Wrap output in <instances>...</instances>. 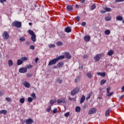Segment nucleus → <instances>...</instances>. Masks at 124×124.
Returning a JSON list of instances; mask_svg holds the SVG:
<instances>
[{
    "mask_svg": "<svg viewBox=\"0 0 124 124\" xmlns=\"http://www.w3.org/2000/svg\"><path fill=\"white\" fill-rule=\"evenodd\" d=\"M86 25H87V24L86 23V22H83L81 23V26H82V27H85V26H86Z\"/></svg>",
    "mask_w": 124,
    "mask_h": 124,
    "instance_id": "54",
    "label": "nucleus"
},
{
    "mask_svg": "<svg viewBox=\"0 0 124 124\" xmlns=\"http://www.w3.org/2000/svg\"><path fill=\"white\" fill-rule=\"evenodd\" d=\"M114 54V51L113 50H110L108 52V56H112Z\"/></svg>",
    "mask_w": 124,
    "mask_h": 124,
    "instance_id": "20",
    "label": "nucleus"
},
{
    "mask_svg": "<svg viewBox=\"0 0 124 124\" xmlns=\"http://www.w3.org/2000/svg\"><path fill=\"white\" fill-rule=\"evenodd\" d=\"M79 92H80V89H79L78 88H76L71 92V95H75V94H77Z\"/></svg>",
    "mask_w": 124,
    "mask_h": 124,
    "instance_id": "3",
    "label": "nucleus"
},
{
    "mask_svg": "<svg viewBox=\"0 0 124 124\" xmlns=\"http://www.w3.org/2000/svg\"><path fill=\"white\" fill-rule=\"evenodd\" d=\"M84 39L86 42H89V41L91 40V36H90V35H85L84 37Z\"/></svg>",
    "mask_w": 124,
    "mask_h": 124,
    "instance_id": "9",
    "label": "nucleus"
},
{
    "mask_svg": "<svg viewBox=\"0 0 124 124\" xmlns=\"http://www.w3.org/2000/svg\"><path fill=\"white\" fill-rule=\"evenodd\" d=\"M106 21H111V16H108L105 17Z\"/></svg>",
    "mask_w": 124,
    "mask_h": 124,
    "instance_id": "37",
    "label": "nucleus"
},
{
    "mask_svg": "<svg viewBox=\"0 0 124 124\" xmlns=\"http://www.w3.org/2000/svg\"><path fill=\"white\" fill-rule=\"evenodd\" d=\"M110 112H111V109H108L105 113L106 117H108V115L110 114Z\"/></svg>",
    "mask_w": 124,
    "mask_h": 124,
    "instance_id": "23",
    "label": "nucleus"
},
{
    "mask_svg": "<svg viewBox=\"0 0 124 124\" xmlns=\"http://www.w3.org/2000/svg\"><path fill=\"white\" fill-rule=\"evenodd\" d=\"M116 20H117V21H122V20H123V16H118L116 17Z\"/></svg>",
    "mask_w": 124,
    "mask_h": 124,
    "instance_id": "29",
    "label": "nucleus"
},
{
    "mask_svg": "<svg viewBox=\"0 0 124 124\" xmlns=\"http://www.w3.org/2000/svg\"><path fill=\"white\" fill-rule=\"evenodd\" d=\"M19 101L22 104H23V103H25V98H20Z\"/></svg>",
    "mask_w": 124,
    "mask_h": 124,
    "instance_id": "34",
    "label": "nucleus"
},
{
    "mask_svg": "<svg viewBox=\"0 0 124 124\" xmlns=\"http://www.w3.org/2000/svg\"><path fill=\"white\" fill-rule=\"evenodd\" d=\"M27 71H28V69L26 67L21 68L19 70V72H20V73H26V72H27Z\"/></svg>",
    "mask_w": 124,
    "mask_h": 124,
    "instance_id": "6",
    "label": "nucleus"
},
{
    "mask_svg": "<svg viewBox=\"0 0 124 124\" xmlns=\"http://www.w3.org/2000/svg\"><path fill=\"white\" fill-rule=\"evenodd\" d=\"M85 99H86V97L85 96V95H83L80 99V103H83V102L85 101Z\"/></svg>",
    "mask_w": 124,
    "mask_h": 124,
    "instance_id": "14",
    "label": "nucleus"
},
{
    "mask_svg": "<svg viewBox=\"0 0 124 124\" xmlns=\"http://www.w3.org/2000/svg\"><path fill=\"white\" fill-rule=\"evenodd\" d=\"M79 69H83V65L79 64Z\"/></svg>",
    "mask_w": 124,
    "mask_h": 124,
    "instance_id": "55",
    "label": "nucleus"
},
{
    "mask_svg": "<svg viewBox=\"0 0 124 124\" xmlns=\"http://www.w3.org/2000/svg\"><path fill=\"white\" fill-rule=\"evenodd\" d=\"M69 115H70V113H69V112H68L65 113L64 114V116L65 117H68L69 116Z\"/></svg>",
    "mask_w": 124,
    "mask_h": 124,
    "instance_id": "47",
    "label": "nucleus"
},
{
    "mask_svg": "<svg viewBox=\"0 0 124 124\" xmlns=\"http://www.w3.org/2000/svg\"><path fill=\"white\" fill-rule=\"evenodd\" d=\"M27 77L31 78V76H32V75L31 73H28L27 74Z\"/></svg>",
    "mask_w": 124,
    "mask_h": 124,
    "instance_id": "42",
    "label": "nucleus"
},
{
    "mask_svg": "<svg viewBox=\"0 0 124 124\" xmlns=\"http://www.w3.org/2000/svg\"><path fill=\"white\" fill-rule=\"evenodd\" d=\"M110 32L111 31H110V30H108L105 31V34H106V35H109Z\"/></svg>",
    "mask_w": 124,
    "mask_h": 124,
    "instance_id": "33",
    "label": "nucleus"
},
{
    "mask_svg": "<svg viewBox=\"0 0 124 124\" xmlns=\"http://www.w3.org/2000/svg\"><path fill=\"white\" fill-rule=\"evenodd\" d=\"M86 108H87V105L85 104L83 106V109H86Z\"/></svg>",
    "mask_w": 124,
    "mask_h": 124,
    "instance_id": "61",
    "label": "nucleus"
},
{
    "mask_svg": "<svg viewBox=\"0 0 124 124\" xmlns=\"http://www.w3.org/2000/svg\"><path fill=\"white\" fill-rule=\"evenodd\" d=\"M96 112V109L95 108H91L88 112L89 115H92L93 114H94Z\"/></svg>",
    "mask_w": 124,
    "mask_h": 124,
    "instance_id": "7",
    "label": "nucleus"
},
{
    "mask_svg": "<svg viewBox=\"0 0 124 124\" xmlns=\"http://www.w3.org/2000/svg\"><path fill=\"white\" fill-rule=\"evenodd\" d=\"M63 62H61L58 63L57 64V67H59V68H61V67H62L63 66Z\"/></svg>",
    "mask_w": 124,
    "mask_h": 124,
    "instance_id": "12",
    "label": "nucleus"
},
{
    "mask_svg": "<svg viewBox=\"0 0 124 124\" xmlns=\"http://www.w3.org/2000/svg\"><path fill=\"white\" fill-rule=\"evenodd\" d=\"M92 95H93V92H90L89 93V95L88 96H89L90 97L91 96H92Z\"/></svg>",
    "mask_w": 124,
    "mask_h": 124,
    "instance_id": "62",
    "label": "nucleus"
},
{
    "mask_svg": "<svg viewBox=\"0 0 124 124\" xmlns=\"http://www.w3.org/2000/svg\"><path fill=\"white\" fill-rule=\"evenodd\" d=\"M32 98L29 97H28V102H31L32 101Z\"/></svg>",
    "mask_w": 124,
    "mask_h": 124,
    "instance_id": "43",
    "label": "nucleus"
},
{
    "mask_svg": "<svg viewBox=\"0 0 124 124\" xmlns=\"http://www.w3.org/2000/svg\"><path fill=\"white\" fill-rule=\"evenodd\" d=\"M76 20L78 21V22H79L80 21V17L79 16H77L76 17Z\"/></svg>",
    "mask_w": 124,
    "mask_h": 124,
    "instance_id": "53",
    "label": "nucleus"
},
{
    "mask_svg": "<svg viewBox=\"0 0 124 124\" xmlns=\"http://www.w3.org/2000/svg\"><path fill=\"white\" fill-rule=\"evenodd\" d=\"M0 114H3V115H6L7 114V111L5 109L0 110Z\"/></svg>",
    "mask_w": 124,
    "mask_h": 124,
    "instance_id": "18",
    "label": "nucleus"
},
{
    "mask_svg": "<svg viewBox=\"0 0 124 124\" xmlns=\"http://www.w3.org/2000/svg\"><path fill=\"white\" fill-rule=\"evenodd\" d=\"M48 47L49 48H55V47H56V45H55V44H50L48 45Z\"/></svg>",
    "mask_w": 124,
    "mask_h": 124,
    "instance_id": "36",
    "label": "nucleus"
},
{
    "mask_svg": "<svg viewBox=\"0 0 124 124\" xmlns=\"http://www.w3.org/2000/svg\"><path fill=\"white\" fill-rule=\"evenodd\" d=\"M63 59H64V56L61 55V56L58 57V58H57L56 60H57V62H59V61H60V60H63Z\"/></svg>",
    "mask_w": 124,
    "mask_h": 124,
    "instance_id": "19",
    "label": "nucleus"
},
{
    "mask_svg": "<svg viewBox=\"0 0 124 124\" xmlns=\"http://www.w3.org/2000/svg\"><path fill=\"white\" fill-rule=\"evenodd\" d=\"M26 68H28V69H30V68H32V66L31 64L30 65H27L26 66Z\"/></svg>",
    "mask_w": 124,
    "mask_h": 124,
    "instance_id": "44",
    "label": "nucleus"
},
{
    "mask_svg": "<svg viewBox=\"0 0 124 124\" xmlns=\"http://www.w3.org/2000/svg\"><path fill=\"white\" fill-rule=\"evenodd\" d=\"M20 59L22 62H25V61H28L29 58L27 57H24L21 58Z\"/></svg>",
    "mask_w": 124,
    "mask_h": 124,
    "instance_id": "25",
    "label": "nucleus"
},
{
    "mask_svg": "<svg viewBox=\"0 0 124 124\" xmlns=\"http://www.w3.org/2000/svg\"><path fill=\"white\" fill-rule=\"evenodd\" d=\"M38 61H39V59H38V58H36L35 60V62L37 63Z\"/></svg>",
    "mask_w": 124,
    "mask_h": 124,
    "instance_id": "60",
    "label": "nucleus"
},
{
    "mask_svg": "<svg viewBox=\"0 0 124 124\" xmlns=\"http://www.w3.org/2000/svg\"><path fill=\"white\" fill-rule=\"evenodd\" d=\"M101 13L102 14H104V13H106V11L101 10Z\"/></svg>",
    "mask_w": 124,
    "mask_h": 124,
    "instance_id": "58",
    "label": "nucleus"
},
{
    "mask_svg": "<svg viewBox=\"0 0 124 124\" xmlns=\"http://www.w3.org/2000/svg\"><path fill=\"white\" fill-rule=\"evenodd\" d=\"M4 94V92L0 91V96H2Z\"/></svg>",
    "mask_w": 124,
    "mask_h": 124,
    "instance_id": "56",
    "label": "nucleus"
},
{
    "mask_svg": "<svg viewBox=\"0 0 124 124\" xmlns=\"http://www.w3.org/2000/svg\"><path fill=\"white\" fill-rule=\"evenodd\" d=\"M67 10L68 11H72V10H73V8L72 7V5H68L67 6Z\"/></svg>",
    "mask_w": 124,
    "mask_h": 124,
    "instance_id": "13",
    "label": "nucleus"
},
{
    "mask_svg": "<svg viewBox=\"0 0 124 124\" xmlns=\"http://www.w3.org/2000/svg\"><path fill=\"white\" fill-rule=\"evenodd\" d=\"M124 94L122 95L120 97L119 99H120V100H122V99H123V98H124Z\"/></svg>",
    "mask_w": 124,
    "mask_h": 124,
    "instance_id": "59",
    "label": "nucleus"
},
{
    "mask_svg": "<svg viewBox=\"0 0 124 124\" xmlns=\"http://www.w3.org/2000/svg\"><path fill=\"white\" fill-rule=\"evenodd\" d=\"M85 1H86V0H80L81 3H85Z\"/></svg>",
    "mask_w": 124,
    "mask_h": 124,
    "instance_id": "63",
    "label": "nucleus"
},
{
    "mask_svg": "<svg viewBox=\"0 0 124 124\" xmlns=\"http://www.w3.org/2000/svg\"><path fill=\"white\" fill-rule=\"evenodd\" d=\"M2 37L5 40H7V39L9 38V33L6 31H4L3 33L2 34Z\"/></svg>",
    "mask_w": 124,
    "mask_h": 124,
    "instance_id": "2",
    "label": "nucleus"
},
{
    "mask_svg": "<svg viewBox=\"0 0 124 124\" xmlns=\"http://www.w3.org/2000/svg\"><path fill=\"white\" fill-rule=\"evenodd\" d=\"M86 76H87L89 79H92V75L91 73H87L86 74Z\"/></svg>",
    "mask_w": 124,
    "mask_h": 124,
    "instance_id": "30",
    "label": "nucleus"
},
{
    "mask_svg": "<svg viewBox=\"0 0 124 124\" xmlns=\"http://www.w3.org/2000/svg\"><path fill=\"white\" fill-rule=\"evenodd\" d=\"M62 42L61 41H58L57 42H56V45L57 46H62Z\"/></svg>",
    "mask_w": 124,
    "mask_h": 124,
    "instance_id": "28",
    "label": "nucleus"
},
{
    "mask_svg": "<svg viewBox=\"0 0 124 124\" xmlns=\"http://www.w3.org/2000/svg\"><path fill=\"white\" fill-rule=\"evenodd\" d=\"M20 42H24V41H26V39L25 38L21 37L19 38Z\"/></svg>",
    "mask_w": 124,
    "mask_h": 124,
    "instance_id": "38",
    "label": "nucleus"
},
{
    "mask_svg": "<svg viewBox=\"0 0 124 124\" xmlns=\"http://www.w3.org/2000/svg\"><path fill=\"white\" fill-rule=\"evenodd\" d=\"M26 45H30L31 44V43L29 41H27L26 43Z\"/></svg>",
    "mask_w": 124,
    "mask_h": 124,
    "instance_id": "64",
    "label": "nucleus"
},
{
    "mask_svg": "<svg viewBox=\"0 0 124 124\" xmlns=\"http://www.w3.org/2000/svg\"><path fill=\"white\" fill-rule=\"evenodd\" d=\"M57 83H58L59 84H62V79H60V78H58L56 80Z\"/></svg>",
    "mask_w": 124,
    "mask_h": 124,
    "instance_id": "35",
    "label": "nucleus"
},
{
    "mask_svg": "<svg viewBox=\"0 0 124 124\" xmlns=\"http://www.w3.org/2000/svg\"><path fill=\"white\" fill-rule=\"evenodd\" d=\"M31 96H32V97L33 98H34V99H35V98H36V95L35 94V93H32L31 94Z\"/></svg>",
    "mask_w": 124,
    "mask_h": 124,
    "instance_id": "39",
    "label": "nucleus"
},
{
    "mask_svg": "<svg viewBox=\"0 0 124 124\" xmlns=\"http://www.w3.org/2000/svg\"><path fill=\"white\" fill-rule=\"evenodd\" d=\"M76 112H79L81 111V108L80 107H77L75 108Z\"/></svg>",
    "mask_w": 124,
    "mask_h": 124,
    "instance_id": "26",
    "label": "nucleus"
},
{
    "mask_svg": "<svg viewBox=\"0 0 124 124\" xmlns=\"http://www.w3.org/2000/svg\"><path fill=\"white\" fill-rule=\"evenodd\" d=\"M34 48H35V47H34V46H30V49L31 50H34Z\"/></svg>",
    "mask_w": 124,
    "mask_h": 124,
    "instance_id": "51",
    "label": "nucleus"
},
{
    "mask_svg": "<svg viewBox=\"0 0 124 124\" xmlns=\"http://www.w3.org/2000/svg\"><path fill=\"white\" fill-rule=\"evenodd\" d=\"M64 55L66 59H67L68 60H70V59H71V55H70L69 52H66L64 53Z\"/></svg>",
    "mask_w": 124,
    "mask_h": 124,
    "instance_id": "8",
    "label": "nucleus"
},
{
    "mask_svg": "<svg viewBox=\"0 0 124 124\" xmlns=\"http://www.w3.org/2000/svg\"><path fill=\"white\" fill-rule=\"evenodd\" d=\"M100 56H101V54H97L94 57V60L95 62H99V61H100Z\"/></svg>",
    "mask_w": 124,
    "mask_h": 124,
    "instance_id": "5",
    "label": "nucleus"
},
{
    "mask_svg": "<svg viewBox=\"0 0 124 124\" xmlns=\"http://www.w3.org/2000/svg\"><path fill=\"white\" fill-rule=\"evenodd\" d=\"M5 99L8 102H11L12 101L11 98L9 97H6Z\"/></svg>",
    "mask_w": 124,
    "mask_h": 124,
    "instance_id": "41",
    "label": "nucleus"
},
{
    "mask_svg": "<svg viewBox=\"0 0 124 124\" xmlns=\"http://www.w3.org/2000/svg\"><path fill=\"white\" fill-rule=\"evenodd\" d=\"M28 32L29 34H30V35H31V36H32L33 35H35V34H34V32H33V31H32V30H29Z\"/></svg>",
    "mask_w": 124,
    "mask_h": 124,
    "instance_id": "21",
    "label": "nucleus"
},
{
    "mask_svg": "<svg viewBox=\"0 0 124 124\" xmlns=\"http://www.w3.org/2000/svg\"><path fill=\"white\" fill-rule=\"evenodd\" d=\"M110 90H111V87H110L107 88V93H110Z\"/></svg>",
    "mask_w": 124,
    "mask_h": 124,
    "instance_id": "48",
    "label": "nucleus"
},
{
    "mask_svg": "<svg viewBox=\"0 0 124 124\" xmlns=\"http://www.w3.org/2000/svg\"><path fill=\"white\" fill-rule=\"evenodd\" d=\"M105 83H106V80L102 79L100 81V85H101V86H102V85H104V84H105Z\"/></svg>",
    "mask_w": 124,
    "mask_h": 124,
    "instance_id": "31",
    "label": "nucleus"
},
{
    "mask_svg": "<svg viewBox=\"0 0 124 124\" xmlns=\"http://www.w3.org/2000/svg\"><path fill=\"white\" fill-rule=\"evenodd\" d=\"M114 93V92H108V93H107V96H111V95H113V94Z\"/></svg>",
    "mask_w": 124,
    "mask_h": 124,
    "instance_id": "40",
    "label": "nucleus"
},
{
    "mask_svg": "<svg viewBox=\"0 0 124 124\" xmlns=\"http://www.w3.org/2000/svg\"><path fill=\"white\" fill-rule=\"evenodd\" d=\"M91 8V10H93V9H95V5L94 4L92 5Z\"/></svg>",
    "mask_w": 124,
    "mask_h": 124,
    "instance_id": "45",
    "label": "nucleus"
},
{
    "mask_svg": "<svg viewBox=\"0 0 124 124\" xmlns=\"http://www.w3.org/2000/svg\"><path fill=\"white\" fill-rule=\"evenodd\" d=\"M97 75H99L102 77H105V76H106V73H105V72H104L103 73L98 72L97 73Z\"/></svg>",
    "mask_w": 124,
    "mask_h": 124,
    "instance_id": "11",
    "label": "nucleus"
},
{
    "mask_svg": "<svg viewBox=\"0 0 124 124\" xmlns=\"http://www.w3.org/2000/svg\"><path fill=\"white\" fill-rule=\"evenodd\" d=\"M66 32H71V28L68 27H66L65 30H64Z\"/></svg>",
    "mask_w": 124,
    "mask_h": 124,
    "instance_id": "15",
    "label": "nucleus"
},
{
    "mask_svg": "<svg viewBox=\"0 0 124 124\" xmlns=\"http://www.w3.org/2000/svg\"><path fill=\"white\" fill-rule=\"evenodd\" d=\"M88 58H89V56H88V55H85L83 57V59H84V60H87V59H88Z\"/></svg>",
    "mask_w": 124,
    "mask_h": 124,
    "instance_id": "46",
    "label": "nucleus"
},
{
    "mask_svg": "<svg viewBox=\"0 0 124 124\" xmlns=\"http://www.w3.org/2000/svg\"><path fill=\"white\" fill-rule=\"evenodd\" d=\"M56 99H51L50 101V104L51 105H53V104H54V103H56Z\"/></svg>",
    "mask_w": 124,
    "mask_h": 124,
    "instance_id": "24",
    "label": "nucleus"
},
{
    "mask_svg": "<svg viewBox=\"0 0 124 124\" xmlns=\"http://www.w3.org/2000/svg\"><path fill=\"white\" fill-rule=\"evenodd\" d=\"M12 26L19 29V28H21V27H22V22L15 21L14 22L12 23Z\"/></svg>",
    "mask_w": 124,
    "mask_h": 124,
    "instance_id": "1",
    "label": "nucleus"
},
{
    "mask_svg": "<svg viewBox=\"0 0 124 124\" xmlns=\"http://www.w3.org/2000/svg\"><path fill=\"white\" fill-rule=\"evenodd\" d=\"M24 85L25 86V87H26V88H28L31 87V84H30V83L26 81L24 82Z\"/></svg>",
    "mask_w": 124,
    "mask_h": 124,
    "instance_id": "16",
    "label": "nucleus"
},
{
    "mask_svg": "<svg viewBox=\"0 0 124 124\" xmlns=\"http://www.w3.org/2000/svg\"><path fill=\"white\" fill-rule=\"evenodd\" d=\"M22 63H23V61H22V60H21V59L20 60H17V65H21Z\"/></svg>",
    "mask_w": 124,
    "mask_h": 124,
    "instance_id": "27",
    "label": "nucleus"
},
{
    "mask_svg": "<svg viewBox=\"0 0 124 124\" xmlns=\"http://www.w3.org/2000/svg\"><path fill=\"white\" fill-rule=\"evenodd\" d=\"M65 100L64 99H59L57 101V103L58 104H60V103H66Z\"/></svg>",
    "mask_w": 124,
    "mask_h": 124,
    "instance_id": "10",
    "label": "nucleus"
},
{
    "mask_svg": "<svg viewBox=\"0 0 124 124\" xmlns=\"http://www.w3.org/2000/svg\"><path fill=\"white\" fill-rule=\"evenodd\" d=\"M57 62H58V60H57L56 58L52 59L49 62L48 65H53V64H56Z\"/></svg>",
    "mask_w": 124,
    "mask_h": 124,
    "instance_id": "4",
    "label": "nucleus"
},
{
    "mask_svg": "<svg viewBox=\"0 0 124 124\" xmlns=\"http://www.w3.org/2000/svg\"><path fill=\"white\" fill-rule=\"evenodd\" d=\"M103 9H105L107 12H110L111 11V8H107V7H104Z\"/></svg>",
    "mask_w": 124,
    "mask_h": 124,
    "instance_id": "22",
    "label": "nucleus"
},
{
    "mask_svg": "<svg viewBox=\"0 0 124 124\" xmlns=\"http://www.w3.org/2000/svg\"><path fill=\"white\" fill-rule=\"evenodd\" d=\"M50 110H51V107L48 108H47L46 109V112H50Z\"/></svg>",
    "mask_w": 124,
    "mask_h": 124,
    "instance_id": "57",
    "label": "nucleus"
},
{
    "mask_svg": "<svg viewBox=\"0 0 124 124\" xmlns=\"http://www.w3.org/2000/svg\"><path fill=\"white\" fill-rule=\"evenodd\" d=\"M8 65L9 66H12V65H13V62H12V60H9L8 61Z\"/></svg>",
    "mask_w": 124,
    "mask_h": 124,
    "instance_id": "32",
    "label": "nucleus"
},
{
    "mask_svg": "<svg viewBox=\"0 0 124 124\" xmlns=\"http://www.w3.org/2000/svg\"><path fill=\"white\" fill-rule=\"evenodd\" d=\"M57 112H58V109L55 108L53 109V113L54 114H56V113H57Z\"/></svg>",
    "mask_w": 124,
    "mask_h": 124,
    "instance_id": "50",
    "label": "nucleus"
},
{
    "mask_svg": "<svg viewBox=\"0 0 124 124\" xmlns=\"http://www.w3.org/2000/svg\"><path fill=\"white\" fill-rule=\"evenodd\" d=\"M102 94H100L98 97V99H102Z\"/></svg>",
    "mask_w": 124,
    "mask_h": 124,
    "instance_id": "49",
    "label": "nucleus"
},
{
    "mask_svg": "<svg viewBox=\"0 0 124 124\" xmlns=\"http://www.w3.org/2000/svg\"><path fill=\"white\" fill-rule=\"evenodd\" d=\"M31 39L33 42H35L36 41V36L35 35L31 36Z\"/></svg>",
    "mask_w": 124,
    "mask_h": 124,
    "instance_id": "17",
    "label": "nucleus"
},
{
    "mask_svg": "<svg viewBox=\"0 0 124 124\" xmlns=\"http://www.w3.org/2000/svg\"><path fill=\"white\" fill-rule=\"evenodd\" d=\"M78 81H79V78L78 77V78H76L75 79V83H77L78 82Z\"/></svg>",
    "mask_w": 124,
    "mask_h": 124,
    "instance_id": "52",
    "label": "nucleus"
}]
</instances>
